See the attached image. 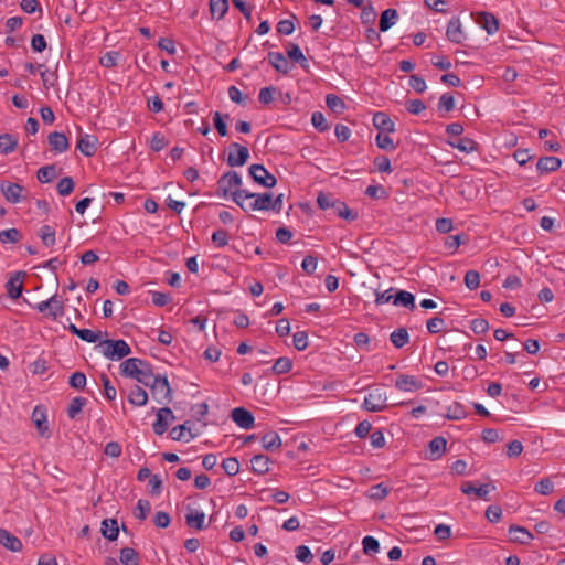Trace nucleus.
<instances>
[{
  "label": "nucleus",
  "mask_w": 565,
  "mask_h": 565,
  "mask_svg": "<svg viewBox=\"0 0 565 565\" xmlns=\"http://www.w3.org/2000/svg\"><path fill=\"white\" fill-rule=\"evenodd\" d=\"M232 199L245 212H248V209L245 206V201L248 199H254L250 202L252 211L270 210L271 193H250L247 190H235L232 193Z\"/></svg>",
  "instance_id": "1"
},
{
  "label": "nucleus",
  "mask_w": 565,
  "mask_h": 565,
  "mask_svg": "<svg viewBox=\"0 0 565 565\" xmlns=\"http://www.w3.org/2000/svg\"><path fill=\"white\" fill-rule=\"evenodd\" d=\"M102 353L111 361H119L131 353L129 344L125 340L106 339L99 342Z\"/></svg>",
  "instance_id": "2"
},
{
  "label": "nucleus",
  "mask_w": 565,
  "mask_h": 565,
  "mask_svg": "<svg viewBox=\"0 0 565 565\" xmlns=\"http://www.w3.org/2000/svg\"><path fill=\"white\" fill-rule=\"evenodd\" d=\"M148 387H150L152 397L158 403L171 402L172 388L170 387L169 381L166 375H156V377H153L152 382L150 383V385H148Z\"/></svg>",
  "instance_id": "3"
},
{
  "label": "nucleus",
  "mask_w": 565,
  "mask_h": 565,
  "mask_svg": "<svg viewBox=\"0 0 565 565\" xmlns=\"http://www.w3.org/2000/svg\"><path fill=\"white\" fill-rule=\"evenodd\" d=\"M242 178L236 171H228L223 174L217 181V194L226 198L228 194L235 190H241Z\"/></svg>",
  "instance_id": "4"
},
{
  "label": "nucleus",
  "mask_w": 565,
  "mask_h": 565,
  "mask_svg": "<svg viewBox=\"0 0 565 565\" xmlns=\"http://www.w3.org/2000/svg\"><path fill=\"white\" fill-rule=\"evenodd\" d=\"M387 396L382 388L372 390L364 398L363 408L367 412H381L386 408Z\"/></svg>",
  "instance_id": "5"
},
{
  "label": "nucleus",
  "mask_w": 565,
  "mask_h": 565,
  "mask_svg": "<svg viewBox=\"0 0 565 565\" xmlns=\"http://www.w3.org/2000/svg\"><path fill=\"white\" fill-rule=\"evenodd\" d=\"M249 175L253 178V180L267 188L271 189L276 185L277 179L274 174L269 173L263 164H252L248 168Z\"/></svg>",
  "instance_id": "6"
},
{
  "label": "nucleus",
  "mask_w": 565,
  "mask_h": 565,
  "mask_svg": "<svg viewBox=\"0 0 565 565\" xmlns=\"http://www.w3.org/2000/svg\"><path fill=\"white\" fill-rule=\"evenodd\" d=\"M228 149L227 164L230 167H242L247 162L249 150L246 146L233 142L230 145Z\"/></svg>",
  "instance_id": "7"
},
{
  "label": "nucleus",
  "mask_w": 565,
  "mask_h": 565,
  "mask_svg": "<svg viewBox=\"0 0 565 565\" xmlns=\"http://www.w3.org/2000/svg\"><path fill=\"white\" fill-rule=\"evenodd\" d=\"M25 189L18 184L10 181H2L0 183V192L4 196V199L12 204H17L21 202L24 199Z\"/></svg>",
  "instance_id": "8"
},
{
  "label": "nucleus",
  "mask_w": 565,
  "mask_h": 565,
  "mask_svg": "<svg viewBox=\"0 0 565 565\" xmlns=\"http://www.w3.org/2000/svg\"><path fill=\"white\" fill-rule=\"evenodd\" d=\"M25 277V271L19 270L12 274L9 280L6 284V289L8 296L15 300L21 297L23 291V279Z\"/></svg>",
  "instance_id": "9"
},
{
  "label": "nucleus",
  "mask_w": 565,
  "mask_h": 565,
  "mask_svg": "<svg viewBox=\"0 0 565 565\" xmlns=\"http://www.w3.org/2000/svg\"><path fill=\"white\" fill-rule=\"evenodd\" d=\"M32 422L34 423L38 433L41 437L49 438L51 436L47 419H46V409L42 405H38L34 407L32 412Z\"/></svg>",
  "instance_id": "10"
},
{
  "label": "nucleus",
  "mask_w": 565,
  "mask_h": 565,
  "mask_svg": "<svg viewBox=\"0 0 565 565\" xmlns=\"http://www.w3.org/2000/svg\"><path fill=\"white\" fill-rule=\"evenodd\" d=\"M233 422L243 429H250L254 427V415L244 407H236L231 412Z\"/></svg>",
  "instance_id": "11"
},
{
  "label": "nucleus",
  "mask_w": 565,
  "mask_h": 565,
  "mask_svg": "<svg viewBox=\"0 0 565 565\" xmlns=\"http://www.w3.org/2000/svg\"><path fill=\"white\" fill-rule=\"evenodd\" d=\"M494 489H495V487L491 483H484V484H481L480 487H476L470 481L462 482V484L460 487V490L462 491V493L475 494L478 498L483 499L486 501L489 500L488 494L490 493V491H493Z\"/></svg>",
  "instance_id": "12"
},
{
  "label": "nucleus",
  "mask_w": 565,
  "mask_h": 565,
  "mask_svg": "<svg viewBox=\"0 0 565 565\" xmlns=\"http://www.w3.org/2000/svg\"><path fill=\"white\" fill-rule=\"evenodd\" d=\"M168 417L174 419V415L169 407H162L157 413V420L153 423L152 428L156 435H163L168 429Z\"/></svg>",
  "instance_id": "13"
},
{
  "label": "nucleus",
  "mask_w": 565,
  "mask_h": 565,
  "mask_svg": "<svg viewBox=\"0 0 565 565\" xmlns=\"http://www.w3.org/2000/svg\"><path fill=\"white\" fill-rule=\"evenodd\" d=\"M97 138L93 135H82L78 138L76 148L86 157H92L97 150Z\"/></svg>",
  "instance_id": "14"
},
{
  "label": "nucleus",
  "mask_w": 565,
  "mask_h": 565,
  "mask_svg": "<svg viewBox=\"0 0 565 565\" xmlns=\"http://www.w3.org/2000/svg\"><path fill=\"white\" fill-rule=\"evenodd\" d=\"M395 386L399 391L415 392L422 388V382L413 375L402 374L396 379Z\"/></svg>",
  "instance_id": "15"
},
{
  "label": "nucleus",
  "mask_w": 565,
  "mask_h": 565,
  "mask_svg": "<svg viewBox=\"0 0 565 565\" xmlns=\"http://www.w3.org/2000/svg\"><path fill=\"white\" fill-rule=\"evenodd\" d=\"M446 36L452 43H462L466 36L465 33L462 32L459 18H452L448 22Z\"/></svg>",
  "instance_id": "16"
},
{
  "label": "nucleus",
  "mask_w": 565,
  "mask_h": 565,
  "mask_svg": "<svg viewBox=\"0 0 565 565\" xmlns=\"http://www.w3.org/2000/svg\"><path fill=\"white\" fill-rule=\"evenodd\" d=\"M477 23L487 31L488 34H494L499 30L498 19L490 12L478 13Z\"/></svg>",
  "instance_id": "17"
},
{
  "label": "nucleus",
  "mask_w": 565,
  "mask_h": 565,
  "mask_svg": "<svg viewBox=\"0 0 565 565\" xmlns=\"http://www.w3.org/2000/svg\"><path fill=\"white\" fill-rule=\"evenodd\" d=\"M51 149L57 153L68 150L70 143L67 137L63 132L53 131L47 137Z\"/></svg>",
  "instance_id": "18"
},
{
  "label": "nucleus",
  "mask_w": 565,
  "mask_h": 565,
  "mask_svg": "<svg viewBox=\"0 0 565 565\" xmlns=\"http://www.w3.org/2000/svg\"><path fill=\"white\" fill-rule=\"evenodd\" d=\"M268 62L277 72L281 74H288L291 68L290 63L280 52H269Z\"/></svg>",
  "instance_id": "19"
},
{
  "label": "nucleus",
  "mask_w": 565,
  "mask_h": 565,
  "mask_svg": "<svg viewBox=\"0 0 565 565\" xmlns=\"http://www.w3.org/2000/svg\"><path fill=\"white\" fill-rule=\"evenodd\" d=\"M0 544L11 552H20L23 547L22 542L6 529H0Z\"/></svg>",
  "instance_id": "20"
},
{
  "label": "nucleus",
  "mask_w": 565,
  "mask_h": 565,
  "mask_svg": "<svg viewBox=\"0 0 565 565\" xmlns=\"http://www.w3.org/2000/svg\"><path fill=\"white\" fill-rule=\"evenodd\" d=\"M562 166V160L557 157H542L536 163L537 171L543 173L554 172Z\"/></svg>",
  "instance_id": "21"
},
{
  "label": "nucleus",
  "mask_w": 565,
  "mask_h": 565,
  "mask_svg": "<svg viewBox=\"0 0 565 565\" xmlns=\"http://www.w3.org/2000/svg\"><path fill=\"white\" fill-rule=\"evenodd\" d=\"M373 125L380 132H393L395 125L393 120L383 111H377L373 116Z\"/></svg>",
  "instance_id": "22"
},
{
  "label": "nucleus",
  "mask_w": 565,
  "mask_h": 565,
  "mask_svg": "<svg viewBox=\"0 0 565 565\" xmlns=\"http://www.w3.org/2000/svg\"><path fill=\"white\" fill-rule=\"evenodd\" d=\"M509 534L511 535V541L520 544H529L533 539V535L523 526L520 525H511L509 527Z\"/></svg>",
  "instance_id": "23"
},
{
  "label": "nucleus",
  "mask_w": 565,
  "mask_h": 565,
  "mask_svg": "<svg viewBox=\"0 0 565 565\" xmlns=\"http://www.w3.org/2000/svg\"><path fill=\"white\" fill-rule=\"evenodd\" d=\"M185 523L189 527L195 530L206 529L205 524V514L201 511L191 509L189 513L185 515Z\"/></svg>",
  "instance_id": "24"
},
{
  "label": "nucleus",
  "mask_w": 565,
  "mask_h": 565,
  "mask_svg": "<svg viewBox=\"0 0 565 565\" xmlns=\"http://www.w3.org/2000/svg\"><path fill=\"white\" fill-rule=\"evenodd\" d=\"M137 372H138V374L135 377V380L138 381L139 383L143 384L145 386L150 385L153 377H156V375L153 374V369H152L151 364L145 360H141V364L139 365Z\"/></svg>",
  "instance_id": "25"
},
{
  "label": "nucleus",
  "mask_w": 565,
  "mask_h": 565,
  "mask_svg": "<svg viewBox=\"0 0 565 565\" xmlns=\"http://www.w3.org/2000/svg\"><path fill=\"white\" fill-rule=\"evenodd\" d=\"M447 143L465 153H471L478 150V143L468 137H462L457 140H448Z\"/></svg>",
  "instance_id": "26"
},
{
  "label": "nucleus",
  "mask_w": 565,
  "mask_h": 565,
  "mask_svg": "<svg viewBox=\"0 0 565 565\" xmlns=\"http://www.w3.org/2000/svg\"><path fill=\"white\" fill-rule=\"evenodd\" d=\"M446 439L444 437H435L428 444L429 459H439L446 450Z\"/></svg>",
  "instance_id": "27"
},
{
  "label": "nucleus",
  "mask_w": 565,
  "mask_h": 565,
  "mask_svg": "<svg viewBox=\"0 0 565 565\" xmlns=\"http://www.w3.org/2000/svg\"><path fill=\"white\" fill-rule=\"evenodd\" d=\"M65 312V308L62 299L57 295H53L49 298V310L46 312V317H50L54 320L62 317Z\"/></svg>",
  "instance_id": "28"
},
{
  "label": "nucleus",
  "mask_w": 565,
  "mask_h": 565,
  "mask_svg": "<svg viewBox=\"0 0 565 565\" xmlns=\"http://www.w3.org/2000/svg\"><path fill=\"white\" fill-rule=\"evenodd\" d=\"M102 534L109 541H115L118 537L119 527L116 519H105L102 522Z\"/></svg>",
  "instance_id": "29"
},
{
  "label": "nucleus",
  "mask_w": 565,
  "mask_h": 565,
  "mask_svg": "<svg viewBox=\"0 0 565 565\" xmlns=\"http://www.w3.org/2000/svg\"><path fill=\"white\" fill-rule=\"evenodd\" d=\"M141 364V359L129 358L120 364V373L126 377L135 379L138 374V367Z\"/></svg>",
  "instance_id": "30"
},
{
  "label": "nucleus",
  "mask_w": 565,
  "mask_h": 565,
  "mask_svg": "<svg viewBox=\"0 0 565 565\" xmlns=\"http://www.w3.org/2000/svg\"><path fill=\"white\" fill-rule=\"evenodd\" d=\"M252 470L257 475H265L269 471L270 459L265 455H255L250 459Z\"/></svg>",
  "instance_id": "31"
},
{
  "label": "nucleus",
  "mask_w": 565,
  "mask_h": 565,
  "mask_svg": "<svg viewBox=\"0 0 565 565\" xmlns=\"http://www.w3.org/2000/svg\"><path fill=\"white\" fill-rule=\"evenodd\" d=\"M393 305H395V306H403L405 308L414 310L415 307H416L415 306V297L409 291L399 290L394 296Z\"/></svg>",
  "instance_id": "32"
},
{
  "label": "nucleus",
  "mask_w": 565,
  "mask_h": 565,
  "mask_svg": "<svg viewBox=\"0 0 565 565\" xmlns=\"http://www.w3.org/2000/svg\"><path fill=\"white\" fill-rule=\"evenodd\" d=\"M398 18V13L395 9H386L380 17L379 29L381 32L387 31L392 25L395 24Z\"/></svg>",
  "instance_id": "33"
},
{
  "label": "nucleus",
  "mask_w": 565,
  "mask_h": 565,
  "mask_svg": "<svg viewBox=\"0 0 565 565\" xmlns=\"http://www.w3.org/2000/svg\"><path fill=\"white\" fill-rule=\"evenodd\" d=\"M128 402L135 406H143L148 402V394L142 387L135 385L128 395Z\"/></svg>",
  "instance_id": "34"
},
{
  "label": "nucleus",
  "mask_w": 565,
  "mask_h": 565,
  "mask_svg": "<svg viewBox=\"0 0 565 565\" xmlns=\"http://www.w3.org/2000/svg\"><path fill=\"white\" fill-rule=\"evenodd\" d=\"M190 422H185L182 425L175 426L171 429L170 436L173 440H182L185 438L184 433H189V437L185 439L186 441H190L191 439L195 438L198 434L192 433L191 427L189 426Z\"/></svg>",
  "instance_id": "35"
},
{
  "label": "nucleus",
  "mask_w": 565,
  "mask_h": 565,
  "mask_svg": "<svg viewBox=\"0 0 565 565\" xmlns=\"http://www.w3.org/2000/svg\"><path fill=\"white\" fill-rule=\"evenodd\" d=\"M260 440L263 448L268 451H273L281 447V438L276 431L265 434Z\"/></svg>",
  "instance_id": "36"
},
{
  "label": "nucleus",
  "mask_w": 565,
  "mask_h": 565,
  "mask_svg": "<svg viewBox=\"0 0 565 565\" xmlns=\"http://www.w3.org/2000/svg\"><path fill=\"white\" fill-rule=\"evenodd\" d=\"M287 55L290 60L297 62L300 64V66L303 68V70H308L309 68V64H308V61L306 58V56L303 55L302 51L300 50L299 45L298 44H295V43H291L289 44V47L287 50Z\"/></svg>",
  "instance_id": "37"
},
{
  "label": "nucleus",
  "mask_w": 565,
  "mask_h": 565,
  "mask_svg": "<svg viewBox=\"0 0 565 565\" xmlns=\"http://www.w3.org/2000/svg\"><path fill=\"white\" fill-rule=\"evenodd\" d=\"M390 340L395 348H397V349L403 348L409 341V334H408L407 329L406 328L396 329L395 331H393L390 334Z\"/></svg>",
  "instance_id": "38"
},
{
  "label": "nucleus",
  "mask_w": 565,
  "mask_h": 565,
  "mask_svg": "<svg viewBox=\"0 0 565 565\" xmlns=\"http://www.w3.org/2000/svg\"><path fill=\"white\" fill-rule=\"evenodd\" d=\"M228 10L227 0H210V12L213 18L221 20Z\"/></svg>",
  "instance_id": "39"
},
{
  "label": "nucleus",
  "mask_w": 565,
  "mask_h": 565,
  "mask_svg": "<svg viewBox=\"0 0 565 565\" xmlns=\"http://www.w3.org/2000/svg\"><path fill=\"white\" fill-rule=\"evenodd\" d=\"M57 177L55 164L44 166L36 172V178L41 183H49Z\"/></svg>",
  "instance_id": "40"
},
{
  "label": "nucleus",
  "mask_w": 565,
  "mask_h": 565,
  "mask_svg": "<svg viewBox=\"0 0 565 565\" xmlns=\"http://www.w3.org/2000/svg\"><path fill=\"white\" fill-rule=\"evenodd\" d=\"M18 140L10 134L0 135V153L8 154L15 150Z\"/></svg>",
  "instance_id": "41"
},
{
  "label": "nucleus",
  "mask_w": 565,
  "mask_h": 565,
  "mask_svg": "<svg viewBox=\"0 0 565 565\" xmlns=\"http://www.w3.org/2000/svg\"><path fill=\"white\" fill-rule=\"evenodd\" d=\"M333 212L339 217L348 220V221H354L358 218V213L350 210L348 207V205L340 200H339V202L335 203V207H333Z\"/></svg>",
  "instance_id": "42"
},
{
  "label": "nucleus",
  "mask_w": 565,
  "mask_h": 565,
  "mask_svg": "<svg viewBox=\"0 0 565 565\" xmlns=\"http://www.w3.org/2000/svg\"><path fill=\"white\" fill-rule=\"evenodd\" d=\"M87 404V399L85 397H74L68 407L67 415L71 419L76 418V416L82 412L83 407Z\"/></svg>",
  "instance_id": "43"
},
{
  "label": "nucleus",
  "mask_w": 565,
  "mask_h": 565,
  "mask_svg": "<svg viewBox=\"0 0 565 565\" xmlns=\"http://www.w3.org/2000/svg\"><path fill=\"white\" fill-rule=\"evenodd\" d=\"M119 558L124 565H139L138 553L131 547L121 548Z\"/></svg>",
  "instance_id": "44"
},
{
  "label": "nucleus",
  "mask_w": 565,
  "mask_h": 565,
  "mask_svg": "<svg viewBox=\"0 0 565 565\" xmlns=\"http://www.w3.org/2000/svg\"><path fill=\"white\" fill-rule=\"evenodd\" d=\"M22 238V234L18 228H8L0 232V242L2 244H15Z\"/></svg>",
  "instance_id": "45"
},
{
  "label": "nucleus",
  "mask_w": 565,
  "mask_h": 565,
  "mask_svg": "<svg viewBox=\"0 0 565 565\" xmlns=\"http://www.w3.org/2000/svg\"><path fill=\"white\" fill-rule=\"evenodd\" d=\"M327 106L335 114H342L345 109L344 102L334 94H329L326 97Z\"/></svg>",
  "instance_id": "46"
},
{
  "label": "nucleus",
  "mask_w": 565,
  "mask_h": 565,
  "mask_svg": "<svg viewBox=\"0 0 565 565\" xmlns=\"http://www.w3.org/2000/svg\"><path fill=\"white\" fill-rule=\"evenodd\" d=\"M39 235L44 246L50 247L55 244V230L52 226L43 225Z\"/></svg>",
  "instance_id": "47"
},
{
  "label": "nucleus",
  "mask_w": 565,
  "mask_h": 565,
  "mask_svg": "<svg viewBox=\"0 0 565 565\" xmlns=\"http://www.w3.org/2000/svg\"><path fill=\"white\" fill-rule=\"evenodd\" d=\"M292 367V361L287 356H281L276 360V362L273 365V372L275 374H286L288 373Z\"/></svg>",
  "instance_id": "48"
},
{
  "label": "nucleus",
  "mask_w": 565,
  "mask_h": 565,
  "mask_svg": "<svg viewBox=\"0 0 565 565\" xmlns=\"http://www.w3.org/2000/svg\"><path fill=\"white\" fill-rule=\"evenodd\" d=\"M466 416H467V412H466L465 407L458 402H455L452 405H450L448 407V412L446 414V417L448 419H454V420L462 419Z\"/></svg>",
  "instance_id": "49"
},
{
  "label": "nucleus",
  "mask_w": 565,
  "mask_h": 565,
  "mask_svg": "<svg viewBox=\"0 0 565 565\" xmlns=\"http://www.w3.org/2000/svg\"><path fill=\"white\" fill-rule=\"evenodd\" d=\"M75 183L71 177L62 178L57 183V192L62 196L70 195L74 190Z\"/></svg>",
  "instance_id": "50"
},
{
  "label": "nucleus",
  "mask_w": 565,
  "mask_h": 565,
  "mask_svg": "<svg viewBox=\"0 0 565 565\" xmlns=\"http://www.w3.org/2000/svg\"><path fill=\"white\" fill-rule=\"evenodd\" d=\"M222 468L227 476L233 477L239 472V462L235 457H230L223 460Z\"/></svg>",
  "instance_id": "51"
},
{
  "label": "nucleus",
  "mask_w": 565,
  "mask_h": 565,
  "mask_svg": "<svg viewBox=\"0 0 565 565\" xmlns=\"http://www.w3.org/2000/svg\"><path fill=\"white\" fill-rule=\"evenodd\" d=\"M228 117H230L228 114L222 115L218 111L214 113L213 124H214V127L217 130L218 135L222 137L227 136L228 131H227V126L224 121V118H228Z\"/></svg>",
  "instance_id": "52"
},
{
  "label": "nucleus",
  "mask_w": 565,
  "mask_h": 565,
  "mask_svg": "<svg viewBox=\"0 0 565 565\" xmlns=\"http://www.w3.org/2000/svg\"><path fill=\"white\" fill-rule=\"evenodd\" d=\"M390 493V489L384 483L372 486L369 490V497L373 500H383Z\"/></svg>",
  "instance_id": "53"
},
{
  "label": "nucleus",
  "mask_w": 565,
  "mask_h": 565,
  "mask_svg": "<svg viewBox=\"0 0 565 565\" xmlns=\"http://www.w3.org/2000/svg\"><path fill=\"white\" fill-rule=\"evenodd\" d=\"M151 511V504L148 500L140 499L134 511V515L140 520H146Z\"/></svg>",
  "instance_id": "54"
},
{
  "label": "nucleus",
  "mask_w": 565,
  "mask_h": 565,
  "mask_svg": "<svg viewBox=\"0 0 565 565\" xmlns=\"http://www.w3.org/2000/svg\"><path fill=\"white\" fill-rule=\"evenodd\" d=\"M339 200H335L332 194L320 193L317 198V203L319 207L323 211L335 207V203Z\"/></svg>",
  "instance_id": "55"
},
{
  "label": "nucleus",
  "mask_w": 565,
  "mask_h": 565,
  "mask_svg": "<svg viewBox=\"0 0 565 565\" xmlns=\"http://www.w3.org/2000/svg\"><path fill=\"white\" fill-rule=\"evenodd\" d=\"M376 146L383 150L392 151L395 149L393 139L385 132H379L376 138Z\"/></svg>",
  "instance_id": "56"
},
{
  "label": "nucleus",
  "mask_w": 565,
  "mask_h": 565,
  "mask_svg": "<svg viewBox=\"0 0 565 565\" xmlns=\"http://www.w3.org/2000/svg\"><path fill=\"white\" fill-rule=\"evenodd\" d=\"M362 545H363V552L366 554V555H372V554H375L379 552L380 550V543L376 539H374L373 536H365L362 541Z\"/></svg>",
  "instance_id": "57"
},
{
  "label": "nucleus",
  "mask_w": 565,
  "mask_h": 565,
  "mask_svg": "<svg viewBox=\"0 0 565 565\" xmlns=\"http://www.w3.org/2000/svg\"><path fill=\"white\" fill-rule=\"evenodd\" d=\"M311 122L318 131H327L330 127L324 115L321 111H315L311 116Z\"/></svg>",
  "instance_id": "58"
},
{
  "label": "nucleus",
  "mask_w": 565,
  "mask_h": 565,
  "mask_svg": "<svg viewBox=\"0 0 565 565\" xmlns=\"http://www.w3.org/2000/svg\"><path fill=\"white\" fill-rule=\"evenodd\" d=\"M68 384L75 390H84L86 386V375L83 372H74L70 376Z\"/></svg>",
  "instance_id": "59"
},
{
  "label": "nucleus",
  "mask_w": 565,
  "mask_h": 565,
  "mask_svg": "<svg viewBox=\"0 0 565 565\" xmlns=\"http://www.w3.org/2000/svg\"><path fill=\"white\" fill-rule=\"evenodd\" d=\"M120 54L119 52H116V51H109V52H106L99 60V63L104 66V67H114L117 65L118 63V58H119Z\"/></svg>",
  "instance_id": "60"
},
{
  "label": "nucleus",
  "mask_w": 565,
  "mask_h": 565,
  "mask_svg": "<svg viewBox=\"0 0 565 565\" xmlns=\"http://www.w3.org/2000/svg\"><path fill=\"white\" fill-rule=\"evenodd\" d=\"M465 285L468 289L475 290L480 285V275L477 270H468L465 275Z\"/></svg>",
  "instance_id": "61"
},
{
  "label": "nucleus",
  "mask_w": 565,
  "mask_h": 565,
  "mask_svg": "<svg viewBox=\"0 0 565 565\" xmlns=\"http://www.w3.org/2000/svg\"><path fill=\"white\" fill-rule=\"evenodd\" d=\"M100 381L104 386V395L108 401H114L116 397V388L111 385L109 377L106 374L100 375Z\"/></svg>",
  "instance_id": "62"
},
{
  "label": "nucleus",
  "mask_w": 565,
  "mask_h": 565,
  "mask_svg": "<svg viewBox=\"0 0 565 565\" xmlns=\"http://www.w3.org/2000/svg\"><path fill=\"white\" fill-rule=\"evenodd\" d=\"M455 108L454 96L449 93H445L440 96L438 102V109L445 111H451Z\"/></svg>",
  "instance_id": "63"
},
{
  "label": "nucleus",
  "mask_w": 565,
  "mask_h": 565,
  "mask_svg": "<svg viewBox=\"0 0 565 565\" xmlns=\"http://www.w3.org/2000/svg\"><path fill=\"white\" fill-rule=\"evenodd\" d=\"M295 552H296V558L300 562L308 564L313 559V555H312L310 548L306 545H299Z\"/></svg>",
  "instance_id": "64"
}]
</instances>
